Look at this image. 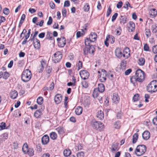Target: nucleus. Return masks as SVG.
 <instances>
[{"instance_id":"nucleus-30","label":"nucleus","mask_w":157,"mask_h":157,"mask_svg":"<svg viewBox=\"0 0 157 157\" xmlns=\"http://www.w3.org/2000/svg\"><path fill=\"white\" fill-rule=\"evenodd\" d=\"M63 153L64 156L67 157L71 154V152L70 149H66L64 150Z\"/></svg>"},{"instance_id":"nucleus-13","label":"nucleus","mask_w":157,"mask_h":157,"mask_svg":"<svg viewBox=\"0 0 157 157\" xmlns=\"http://www.w3.org/2000/svg\"><path fill=\"white\" fill-rule=\"evenodd\" d=\"M33 44L34 48L36 49H39L40 48V41L38 39L36 38L34 39Z\"/></svg>"},{"instance_id":"nucleus-11","label":"nucleus","mask_w":157,"mask_h":157,"mask_svg":"<svg viewBox=\"0 0 157 157\" xmlns=\"http://www.w3.org/2000/svg\"><path fill=\"white\" fill-rule=\"evenodd\" d=\"M49 140V137L47 135H44L41 139V143L43 145L47 144Z\"/></svg>"},{"instance_id":"nucleus-40","label":"nucleus","mask_w":157,"mask_h":157,"mask_svg":"<svg viewBox=\"0 0 157 157\" xmlns=\"http://www.w3.org/2000/svg\"><path fill=\"white\" fill-rule=\"evenodd\" d=\"M112 10L111 8V6H109L106 12V16L107 17H108L111 14L112 12Z\"/></svg>"},{"instance_id":"nucleus-3","label":"nucleus","mask_w":157,"mask_h":157,"mask_svg":"<svg viewBox=\"0 0 157 157\" xmlns=\"http://www.w3.org/2000/svg\"><path fill=\"white\" fill-rule=\"evenodd\" d=\"M146 149V147L144 145H138L135 151V154L137 156H140L145 153Z\"/></svg>"},{"instance_id":"nucleus-53","label":"nucleus","mask_w":157,"mask_h":157,"mask_svg":"<svg viewBox=\"0 0 157 157\" xmlns=\"http://www.w3.org/2000/svg\"><path fill=\"white\" fill-rule=\"evenodd\" d=\"M126 62L124 60H122L121 63V67H125L126 66Z\"/></svg>"},{"instance_id":"nucleus-2","label":"nucleus","mask_w":157,"mask_h":157,"mask_svg":"<svg viewBox=\"0 0 157 157\" xmlns=\"http://www.w3.org/2000/svg\"><path fill=\"white\" fill-rule=\"evenodd\" d=\"M32 74L30 71L26 69L23 71L21 75V79L24 82H27L29 81L32 77Z\"/></svg>"},{"instance_id":"nucleus-37","label":"nucleus","mask_w":157,"mask_h":157,"mask_svg":"<svg viewBox=\"0 0 157 157\" xmlns=\"http://www.w3.org/2000/svg\"><path fill=\"white\" fill-rule=\"evenodd\" d=\"M121 29L120 27H119L115 31L116 32L115 34L117 35H120L121 33Z\"/></svg>"},{"instance_id":"nucleus-8","label":"nucleus","mask_w":157,"mask_h":157,"mask_svg":"<svg viewBox=\"0 0 157 157\" xmlns=\"http://www.w3.org/2000/svg\"><path fill=\"white\" fill-rule=\"evenodd\" d=\"M79 74L81 78L84 79L86 80L88 78L89 76V72L86 70H82L79 72Z\"/></svg>"},{"instance_id":"nucleus-63","label":"nucleus","mask_w":157,"mask_h":157,"mask_svg":"<svg viewBox=\"0 0 157 157\" xmlns=\"http://www.w3.org/2000/svg\"><path fill=\"white\" fill-rule=\"evenodd\" d=\"M45 35V33L43 32L40 33L38 35V37L40 38H43Z\"/></svg>"},{"instance_id":"nucleus-33","label":"nucleus","mask_w":157,"mask_h":157,"mask_svg":"<svg viewBox=\"0 0 157 157\" xmlns=\"http://www.w3.org/2000/svg\"><path fill=\"white\" fill-rule=\"evenodd\" d=\"M145 62V60L144 58H141L139 59L138 64L140 66L144 65Z\"/></svg>"},{"instance_id":"nucleus-42","label":"nucleus","mask_w":157,"mask_h":157,"mask_svg":"<svg viewBox=\"0 0 157 157\" xmlns=\"http://www.w3.org/2000/svg\"><path fill=\"white\" fill-rule=\"evenodd\" d=\"M6 126V123L3 122H2L0 124V130L4 129Z\"/></svg>"},{"instance_id":"nucleus-36","label":"nucleus","mask_w":157,"mask_h":157,"mask_svg":"<svg viewBox=\"0 0 157 157\" xmlns=\"http://www.w3.org/2000/svg\"><path fill=\"white\" fill-rule=\"evenodd\" d=\"M43 99L42 97H39L37 98V102L38 105H41L43 103Z\"/></svg>"},{"instance_id":"nucleus-5","label":"nucleus","mask_w":157,"mask_h":157,"mask_svg":"<svg viewBox=\"0 0 157 157\" xmlns=\"http://www.w3.org/2000/svg\"><path fill=\"white\" fill-rule=\"evenodd\" d=\"M135 75L139 79V82H142L144 79L145 73L140 69H138L136 71Z\"/></svg>"},{"instance_id":"nucleus-19","label":"nucleus","mask_w":157,"mask_h":157,"mask_svg":"<svg viewBox=\"0 0 157 157\" xmlns=\"http://www.w3.org/2000/svg\"><path fill=\"white\" fill-rule=\"evenodd\" d=\"M129 27H128V31H130L129 30H130V32H132L135 30V25L134 23L132 21H130L129 22Z\"/></svg>"},{"instance_id":"nucleus-4","label":"nucleus","mask_w":157,"mask_h":157,"mask_svg":"<svg viewBox=\"0 0 157 157\" xmlns=\"http://www.w3.org/2000/svg\"><path fill=\"white\" fill-rule=\"evenodd\" d=\"M147 91L149 92H155L157 91V81L153 80L147 86Z\"/></svg>"},{"instance_id":"nucleus-15","label":"nucleus","mask_w":157,"mask_h":157,"mask_svg":"<svg viewBox=\"0 0 157 157\" xmlns=\"http://www.w3.org/2000/svg\"><path fill=\"white\" fill-rule=\"evenodd\" d=\"M112 100L113 103L115 104L118 103L119 101V98L118 95L117 94H114L112 98Z\"/></svg>"},{"instance_id":"nucleus-12","label":"nucleus","mask_w":157,"mask_h":157,"mask_svg":"<svg viewBox=\"0 0 157 157\" xmlns=\"http://www.w3.org/2000/svg\"><path fill=\"white\" fill-rule=\"evenodd\" d=\"M62 100V95L59 94H56L55 96L54 101L56 104L60 103Z\"/></svg>"},{"instance_id":"nucleus-54","label":"nucleus","mask_w":157,"mask_h":157,"mask_svg":"<svg viewBox=\"0 0 157 157\" xmlns=\"http://www.w3.org/2000/svg\"><path fill=\"white\" fill-rule=\"evenodd\" d=\"M52 22V19L51 17H49L48 18V20L47 23V24L48 25H51Z\"/></svg>"},{"instance_id":"nucleus-9","label":"nucleus","mask_w":157,"mask_h":157,"mask_svg":"<svg viewBox=\"0 0 157 157\" xmlns=\"http://www.w3.org/2000/svg\"><path fill=\"white\" fill-rule=\"evenodd\" d=\"M130 56V50L129 48L125 47L123 52V56L125 59H127Z\"/></svg>"},{"instance_id":"nucleus-14","label":"nucleus","mask_w":157,"mask_h":157,"mask_svg":"<svg viewBox=\"0 0 157 157\" xmlns=\"http://www.w3.org/2000/svg\"><path fill=\"white\" fill-rule=\"evenodd\" d=\"M115 53L116 56L118 58H120L123 56V52L120 48H117L115 50Z\"/></svg>"},{"instance_id":"nucleus-47","label":"nucleus","mask_w":157,"mask_h":157,"mask_svg":"<svg viewBox=\"0 0 157 157\" xmlns=\"http://www.w3.org/2000/svg\"><path fill=\"white\" fill-rule=\"evenodd\" d=\"M139 95L138 94H136L134 95L133 97V100L134 101H136L139 99Z\"/></svg>"},{"instance_id":"nucleus-46","label":"nucleus","mask_w":157,"mask_h":157,"mask_svg":"<svg viewBox=\"0 0 157 157\" xmlns=\"http://www.w3.org/2000/svg\"><path fill=\"white\" fill-rule=\"evenodd\" d=\"M82 62L79 60L78 63V70H79L82 67Z\"/></svg>"},{"instance_id":"nucleus-41","label":"nucleus","mask_w":157,"mask_h":157,"mask_svg":"<svg viewBox=\"0 0 157 157\" xmlns=\"http://www.w3.org/2000/svg\"><path fill=\"white\" fill-rule=\"evenodd\" d=\"M81 84L82 87L85 88H86L88 86V83L85 81H82V82Z\"/></svg>"},{"instance_id":"nucleus-56","label":"nucleus","mask_w":157,"mask_h":157,"mask_svg":"<svg viewBox=\"0 0 157 157\" xmlns=\"http://www.w3.org/2000/svg\"><path fill=\"white\" fill-rule=\"evenodd\" d=\"M152 51L154 53H157V45L153 47Z\"/></svg>"},{"instance_id":"nucleus-38","label":"nucleus","mask_w":157,"mask_h":157,"mask_svg":"<svg viewBox=\"0 0 157 157\" xmlns=\"http://www.w3.org/2000/svg\"><path fill=\"white\" fill-rule=\"evenodd\" d=\"M106 76H105V77H102V73H101V75H100V81L101 82H105L106 79Z\"/></svg>"},{"instance_id":"nucleus-44","label":"nucleus","mask_w":157,"mask_h":157,"mask_svg":"<svg viewBox=\"0 0 157 157\" xmlns=\"http://www.w3.org/2000/svg\"><path fill=\"white\" fill-rule=\"evenodd\" d=\"M77 157H84V153L82 151L79 152L77 153Z\"/></svg>"},{"instance_id":"nucleus-17","label":"nucleus","mask_w":157,"mask_h":157,"mask_svg":"<svg viewBox=\"0 0 157 157\" xmlns=\"http://www.w3.org/2000/svg\"><path fill=\"white\" fill-rule=\"evenodd\" d=\"M66 44V40L64 37H62V40L58 43V45L59 47H63Z\"/></svg>"},{"instance_id":"nucleus-6","label":"nucleus","mask_w":157,"mask_h":157,"mask_svg":"<svg viewBox=\"0 0 157 157\" xmlns=\"http://www.w3.org/2000/svg\"><path fill=\"white\" fill-rule=\"evenodd\" d=\"M105 86L102 83L99 84L98 85V90L101 93L103 92L105 90ZM97 89H95L93 93V96L94 97H97L98 95V94L97 91Z\"/></svg>"},{"instance_id":"nucleus-10","label":"nucleus","mask_w":157,"mask_h":157,"mask_svg":"<svg viewBox=\"0 0 157 157\" xmlns=\"http://www.w3.org/2000/svg\"><path fill=\"white\" fill-rule=\"evenodd\" d=\"M22 150L25 154L27 153L30 156H32L34 155V151L32 148H29L27 150H25L23 148H22Z\"/></svg>"},{"instance_id":"nucleus-29","label":"nucleus","mask_w":157,"mask_h":157,"mask_svg":"<svg viewBox=\"0 0 157 157\" xmlns=\"http://www.w3.org/2000/svg\"><path fill=\"white\" fill-rule=\"evenodd\" d=\"M50 136L52 139L55 140L57 138V135L55 132H52L50 134Z\"/></svg>"},{"instance_id":"nucleus-24","label":"nucleus","mask_w":157,"mask_h":157,"mask_svg":"<svg viewBox=\"0 0 157 157\" xmlns=\"http://www.w3.org/2000/svg\"><path fill=\"white\" fill-rule=\"evenodd\" d=\"M11 96V98L13 99H15L18 95V93L17 91L14 90L12 91L10 94Z\"/></svg>"},{"instance_id":"nucleus-48","label":"nucleus","mask_w":157,"mask_h":157,"mask_svg":"<svg viewBox=\"0 0 157 157\" xmlns=\"http://www.w3.org/2000/svg\"><path fill=\"white\" fill-rule=\"evenodd\" d=\"M83 52L85 55H87L89 52V48L87 47H85L83 49Z\"/></svg>"},{"instance_id":"nucleus-35","label":"nucleus","mask_w":157,"mask_h":157,"mask_svg":"<svg viewBox=\"0 0 157 157\" xmlns=\"http://www.w3.org/2000/svg\"><path fill=\"white\" fill-rule=\"evenodd\" d=\"M118 144L117 143H114L113 144L112 146V151H114L118 150Z\"/></svg>"},{"instance_id":"nucleus-62","label":"nucleus","mask_w":157,"mask_h":157,"mask_svg":"<svg viewBox=\"0 0 157 157\" xmlns=\"http://www.w3.org/2000/svg\"><path fill=\"white\" fill-rule=\"evenodd\" d=\"M132 70L131 69H129L127 70L124 72V74L126 75H128L131 72Z\"/></svg>"},{"instance_id":"nucleus-59","label":"nucleus","mask_w":157,"mask_h":157,"mask_svg":"<svg viewBox=\"0 0 157 157\" xmlns=\"http://www.w3.org/2000/svg\"><path fill=\"white\" fill-rule=\"evenodd\" d=\"M52 33L49 31H48L47 33V34L46 35V37L45 39H48L49 37L52 36Z\"/></svg>"},{"instance_id":"nucleus-57","label":"nucleus","mask_w":157,"mask_h":157,"mask_svg":"<svg viewBox=\"0 0 157 157\" xmlns=\"http://www.w3.org/2000/svg\"><path fill=\"white\" fill-rule=\"evenodd\" d=\"M144 50L145 51H149V47L148 45L147 44H144Z\"/></svg>"},{"instance_id":"nucleus-7","label":"nucleus","mask_w":157,"mask_h":157,"mask_svg":"<svg viewBox=\"0 0 157 157\" xmlns=\"http://www.w3.org/2000/svg\"><path fill=\"white\" fill-rule=\"evenodd\" d=\"M62 57V54L60 52H57L54 54V57L52 58V60L54 63H57L60 61Z\"/></svg>"},{"instance_id":"nucleus-61","label":"nucleus","mask_w":157,"mask_h":157,"mask_svg":"<svg viewBox=\"0 0 157 157\" xmlns=\"http://www.w3.org/2000/svg\"><path fill=\"white\" fill-rule=\"evenodd\" d=\"M49 5L51 9H54L55 8V5L53 2H50L49 3Z\"/></svg>"},{"instance_id":"nucleus-45","label":"nucleus","mask_w":157,"mask_h":157,"mask_svg":"<svg viewBox=\"0 0 157 157\" xmlns=\"http://www.w3.org/2000/svg\"><path fill=\"white\" fill-rule=\"evenodd\" d=\"M145 34L147 37H149L151 36V32L149 29H147L145 30Z\"/></svg>"},{"instance_id":"nucleus-1","label":"nucleus","mask_w":157,"mask_h":157,"mask_svg":"<svg viewBox=\"0 0 157 157\" xmlns=\"http://www.w3.org/2000/svg\"><path fill=\"white\" fill-rule=\"evenodd\" d=\"M91 126L94 129L100 131L104 128L103 124L99 121H96L95 119L92 120L90 122Z\"/></svg>"},{"instance_id":"nucleus-27","label":"nucleus","mask_w":157,"mask_h":157,"mask_svg":"<svg viewBox=\"0 0 157 157\" xmlns=\"http://www.w3.org/2000/svg\"><path fill=\"white\" fill-rule=\"evenodd\" d=\"M56 129L59 134H62L64 132V131L63 128L62 127L60 126L59 127L56 128Z\"/></svg>"},{"instance_id":"nucleus-55","label":"nucleus","mask_w":157,"mask_h":157,"mask_svg":"<svg viewBox=\"0 0 157 157\" xmlns=\"http://www.w3.org/2000/svg\"><path fill=\"white\" fill-rule=\"evenodd\" d=\"M82 146L81 144H79L78 146L75 147V149L76 151H78L79 150L82 149Z\"/></svg>"},{"instance_id":"nucleus-23","label":"nucleus","mask_w":157,"mask_h":157,"mask_svg":"<svg viewBox=\"0 0 157 157\" xmlns=\"http://www.w3.org/2000/svg\"><path fill=\"white\" fill-rule=\"evenodd\" d=\"M97 117L100 120L102 119L104 117V114L103 112L101 110L98 111Z\"/></svg>"},{"instance_id":"nucleus-49","label":"nucleus","mask_w":157,"mask_h":157,"mask_svg":"<svg viewBox=\"0 0 157 157\" xmlns=\"http://www.w3.org/2000/svg\"><path fill=\"white\" fill-rule=\"evenodd\" d=\"M118 13H115L113 16L112 18L111 21L112 22H113L116 19Z\"/></svg>"},{"instance_id":"nucleus-18","label":"nucleus","mask_w":157,"mask_h":157,"mask_svg":"<svg viewBox=\"0 0 157 157\" xmlns=\"http://www.w3.org/2000/svg\"><path fill=\"white\" fill-rule=\"evenodd\" d=\"M142 137L144 140H148L150 137V133L147 131H145L142 134Z\"/></svg>"},{"instance_id":"nucleus-31","label":"nucleus","mask_w":157,"mask_h":157,"mask_svg":"<svg viewBox=\"0 0 157 157\" xmlns=\"http://www.w3.org/2000/svg\"><path fill=\"white\" fill-rule=\"evenodd\" d=\"M94 46L92 45L90 46V48H89V53L90 54H94Z\"/></svg>"},{"instance_id":"nucleus-43","label":"nucleus","mask_w":157,"mask_h":157,"mask_svg":"<svg viewBox=\"0 0 157 157\" xmlns=\"http://www.w3.org/2000/svg\"><path fill=\"white\" fill-rule=\"evenodd\" d=\"M3 12L4 14L7 15L9 13V10L7 8H5L3 10Z\"/></svg>"},{"instance_id":"nucleus-51","label":"nucleus","mask_w":157,"mask_h":157,"mask_svg":"<svg viewBox=\"0 0 157 157\" xmlns=\"http://www.w3.org/2000/svg\"><path fill=\"white\" fill-rule=\"evenodd\" d=\"M18 143L17 141L13 143V148L14 149H17L18 147Z\"/></svg>"},{"instance_id":"nucleus-64","label":"nucleus","mask_w":157,"mask_h":157,"mask_svg":"<svg viewBox=\"0 0 157 157\" xmlns=\"http://www.w3.org/2000/svg\"><path fill=\"white\" fill-rule=\"evenodd\" d=\"M70 5L69 1H65L64 2V7H68Z\"/></svg>"},{"instance_id":"nucleus-16","label":"nucleus","mask_w":157,"mask_h":157,"mask_svg":"<svg viewBox=\"0 0 157 157\" xmlns=\"http://www.w3.org/2000/svg\"><path fill=\"white\" fill-rule=\"evenodd\" d=\"M97 36V34L95 33L91 32L89 38L92 42H94L96 40Z\"/></svg>"},{"instance_id":"nucleus-50","label":"nucleus","mask_w":157,"mask_h":157,"mask_svg":"<svg viewBox=\"0 0 157 157\" xmlns=\"http://www.w3.org/2000/svg\"><path fill=\"white\" fill-rule=\"evenodd\" d=\"M90 9V6L89 5L86 4V5H85L84 7V11L85 12H87Z\"/></svg>"},{"instance_id":"nucleus-25","label":"nucleus","mask_w":157,"mask_h":157,"mask_svg":"<svg viewBox=\"0 0 157 157\" xmlns=\"http://www.w3.org/2000/svg\"><path fill=\"white\" fill-rule=\"evenodd\" d=\"M131 82L133 84H134L136 82H139V79L136 75L132 76L130 78Z\"/></svg>"},{"instance_id":"nucleus-32","label":"nucleus","mask_w":157,"mask_h":157,"mask_svg":"<svg viewBox=\"0 0 157 157\" xmlns=\"http://www.w3.org/2000/svg\"><path fill=\"white\" fill-rule=\"evenodd\" d=\"M151 29L153 33H157V24L152 25L151 27Z\"/></svg>"},{"instance_id":"nucleus-20","label":"nucleus","mask_w":157,"mask_h":157,"mask_svg":"<svg viewBox=\"0 0 157 157\" xmlns=\"http://www.w3.org/2000/svg\"><path fill=\"white\" fill-rule=\"evenodd\" d=\"M82 107L80 106H78L75 109V112L76 115H79L82 113Z\"/></svg>"},{"instance_id":"nucleus-39","label":"nucleus","mask_w":157,"mask_h":157,"mask_svg":"<svg viewBox=\"0 0 157 157\" xmlns=\"http://www.w3.org/2000/svg\"><path fill=\"white\" fill-rule=\"evenodd\" d=\"M10 75L9 74L8 72L6 71L4 72L3 75V78L5 80L7 79L9 77Z\"/></svg>"},{"instance_id":"nucleus-22","label":"nucleus","mask_w":157,"mask_h":157,"mask_svg":"<svg viewBox=\"0 0 157 157\" xmlns=\"http://www.w3.org/2000/svg\"><path fill=\"white\" fill-rule=\"evenodd\" d=\"M127 17L125 15L121 16L120 17V23L121 24H124L126 22Z\"/></svg>"},{"instance_id":"nucleus-52","label":"nucleus","mask_w":157,"mask_h":157,"mask_svg":"<svg viewBox=\"0 0 157 157\" xmlns=\"http://www.w3.org/2000/svg\"><path fill=\"white\" fill-rule=\"evenodd\" d=\"M62 13L63 17H66L67 15V11L65 8H63L62 9Z\"/></svg>"},{"instance_id":"nucleus-21","label":"nucleus","mask_w":157,"mask_h":157,"mask_svg":"<svg viewBox=\"0 0 157 157\" xmlns=\"http://www.w3.org/2000/svg\"><path fill=\"white\" fill-rule=\"evenodd\" d=\"M42 115V111L40 109L36 110L34 113V116L36 118H40Z\"/></svg>"},{"instance_id":"nucleus-60","label":"nucleus","mask_w":157,"mask_h":157,"mask_svg":"<svg viewBox=\"0 0 157 157\" xmlns=\"http://www.w3.org/2000/svg\"><path fill=\"white\" fill-rule=\"evenodd\" d=\"M40 63L41 64H43L45 66L47 65V61L45 59H41L40 61Z\"/></svg>"},{"instance_id":"nucleus-28","label":"nucleus","mask_w":157,"mask_h":157,"mask_svg":"<svg viewBox=\"0 0 157 157\" xmlns=\"http://www.w3.org/2000/svg\"><path fill=\"white\" fill-rule=\"evenodd\" d=\"M121 126V123L118 121L114 123L113 127L116 129H119Z\"/></svg>"},{"instance_id":"nucleus-34","label":"nucleus","mask_w":157,"mask_h":157,"mask_svg":"<svg viewBox=\"0 0 157 157\" xmlns=\"http://www.w3.org/2000/svg\"><path fill=\"white\" fill-rule=\"evenodd\" d=\"M91 42H92L91 41V40L90 39V38H87L85 40V44L86 46H90V43Z\"/></svg>"},{"instance_id":"nucleus-26","label":"nucleus","mask_w":157,"mask_h":157,"mask_svg":"<svg viewBox=\"0 0 157 157\" xmlns=\"http://www.w3.org/2000/svg\"><path fill=\"white\" fill-rule=\"evenodd\" d=\"M138 137V134L137 133H135L133 134L132 136V143L134 144L136 142Z\"/></svg>"},{"instance_id":"nucleus-58","label":"nucleus","mask_w":157,"mask_h":157,"mask_svg":"<svg viewBox=\"0 0 157 157\" xmlns=\"http://www.w3.org/2000/svg\"><path fill=\"white\" fill-rule=\"evenodd\" d=\"M122 1H120L118 2L117 5V7L118 9L120 8L122 6Z\"/></svg>"}]
</instances>
